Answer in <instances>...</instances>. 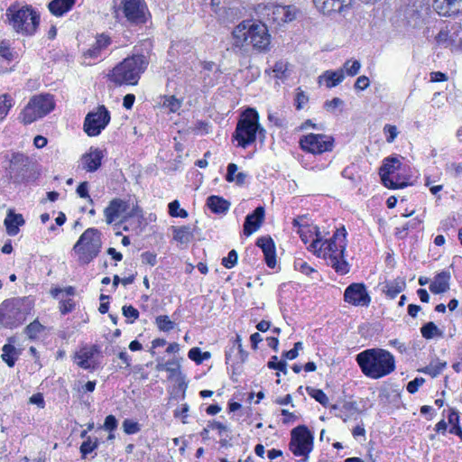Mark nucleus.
Segmentation results:
<instances>
[{
  "label": "nucleus",
  "instance_id": "1",
  "mask_svg": "<svg viewBox=\"0 0 462 462\" xmlns=\"http://www.w3.org/2000/svg\"><path fill=\"white\" fill-rule=\"evenodd\" d=\"M105 221L107 225L122 226L125 232H138L145 224L143 208L135 203L131 206L128 200L121 198L112 199L104 208Z\"/></svg>",
  "mask_w": 462,
  "mask_h": 462
},
{
  "label": "nucleus",
  "instance_id": "2",
  "mask_svg": "<svg viewBox=\"0 0 462 462\" xmlns=\"http://www.w3.org/2000/svg\"><path fill=\"white\" fill-rule=\"evenodd\" d=\"M149 63V57L143 53L129 55L108 71L106 79L116 88L137 86Z\"/></svg>",
  "mask_w": 462,
  "mask_h": 462
},
{
  "label": "nucleus",
  "instance_id": "3",
  "mask_svg": "<svg viewBox=\"0 0 462 462\" xmlns=\"http://www.w3.org/2000/svg\"><path fill=\"white\" fill-rule=\"evenodd\" d=\"M361 372L368 378L381 379L392 374L395 368L393 355L383 348H367L356 356Z\"/></svg>",
  "mask_w": 462,
  "mask_h": 462
},
{
  "label": "nucleus",
  "instance_id": "4",
  "mask_svg": "<svg viewBox=\"0 0 462 462\" xmlns=\"http://www.w3.org/2000/svg\"><path fill=\"white\" fill-rule=\"evenodd\" d=\"M236 48L246 49L252 46L258 51H266L271 43L267 26L260 21L245 20L235 27L232 32Z\"/></svg>",
  "mask_w": 462,
  "mask_h": 462
},
{
  "label": "nucleus",
  "instance_id": "5",
  "mask_svg": "<svg viewBox=\"0 0 462 462\" xmlns=\"http://www.w3.org/2000/svg\"><path fill=\"white\" fill-rule=\"evenodd\" d=\"M5 15L9 25L19 35L32 37L39 31L41 14L31 5L14 1L6 9Z\"/></svg>",
  "mask_w": 462,
  "mask_h": 462
},
{
  "label": "nucleus",
  "instance_id": "6",
  "mask_svg": "<svg viewBox=\"0 0 462 462\" xmlns=\"http://www.w3.org/2000/svg\"><path fill=\"white\" fill-rule=\"evenodd\" d=\"M8 162L5 172L8 180L17 185L35 182L41 176L36 161L22 152H12L5 156Z\"/></svg>",
  "mask_w": 462,
  "mask_h": 462
},
{
  "label": "nucleus",
  "instance_id": "7",
  "mask_svg": "<svg viewBox=\"0 0 462 462\" xmlns=\"http://www.w3.org/2000/svg\"><path fill=\"white\" fill-rule=\"evenodd\" d=\"M34 302L28 297H13L0 303V326L14 329L22 326L31 315Z\"/></svg>",
  "mask_w": 462,
  "mask_h": 462
},
{
  "label": "nucleus",
  "instance_id": "8",
  "mask_svg": "<svg viewBox=\"0 0 462 462\" xmlns=\"http://www.w3.org/2000/svg\"><path fill=\"white\" fill-rule=\"evenodd\" d=\"M257 134L260 141L263 142L265 130L260 125L259 114L254 108L248 107L240 116L232 134V141H236L238 147L245 149L256 141Z\"/></svg>",
  "mask_w": 462,
  "mask_h": 462
},
{
  "label": "nucleus",
  "instance_id": "9",
  "mask_svg": "<svg viewBox=\"0 0 462 462\" xmlns=\"http://www.w3.org/2000/svg\"><path fill=\"white\" fill-rule=\"evenodd\" d=\"M55 106L53 95L49 93L33 95L21 110L18 119L23 125H31L48 116Z\"/></svg>",
  "mask_w": 462,
  "mask_h": 462
},
{
  "label": "nucleus",
  "instance_id": "10",
  "mask_svg": "<svg viewBox=\"0 0 462 462\" xmlns=\"http://www.w3.org/2000/svg\"><path fill=\"white\" fill-rule=\"evenodd\" d=\"M101 239L97 228H87L73 246L75 254L80 263L88 264L99 254Z\"/></svg>",
  "mask_w": 462,
  "mask_h": 462
},
{
  "label": "nucleus",
  "instance_id": "11",
  "mask_svg": "<svg viewBox=\"0 0 462 462\" xmlns=\"http://www.w3.org/2000/svg\"><path fill=\"white\" fill-rule=\"evenodd\" d=\"M323 257L327 261L328 265L335 270L339 275H345L349 273L350 265L345 259V252L346 242L338 241L329 238L322 243Z\"/></svg>",
  "mask_w": 462,
  "mask_h": 462
},
{
  "label": "nucleus",
  "instance_id": "12",
  "mask_svg": "<svg viewBox=\"0 0 462 462\" xmlns=\"http://www.w3.org/2000/svg\"><path fill=\"white\" fill-rule=\"evenodd\" d=\"M314 446V435L306 425H299L291 431L289 449L296 457H301L300 462H307Z\"/></svg>",
  "mask_w": 462,
  "mask_h": 462
},
{
  "label": "nucleus",
  "instance_id": "13",
  "mask_svg": "<svg viewBox=\"0 0 462 462\" xmlns=\"http://www.w3.org/2000/svg\"><path fill=\"white\" fill-rule=\"evenodd\" d=\"M157 371L168 373L167 379L171 383L170 391L172 399H183L188 387L185 376L180 370V364L177 359H171L165 363H158L155 366Z\"/></svg>",
  "mask_w": 462,
  "mask_h": 462
},
{
  "label": "nucleus",
  "instance_id": "14",
  "mask_svg": "<svg viewBox=\"0 0 462 462\" xmlns=\"http://www.w3.org/2000/svg\"><path fill=\"white\" fill-rule=\"evenodd\" d=\"M118 11L126 22L134 26L144 25L152 19L145 0H120Z\"/></svg>",
  "mask_w": 462,
  "mask_h": 462
},
{
  "label": "nucleus",
  "instance_id": "15",
  "mask_svg": "<svg viewBox=\"0 0 462 462\" xmlns=\"http://www.w3.org/2000/svg\"><path fill=\"white\" fill-rule=\"evenodd\" d=\"M111 122V112L105 105H98L89 111L83 122V131L88 137H97Z\"/></svg>",
  "mask_w": 462,
  "mask_h": 462
},
{
  "label": "nucleus",
  "instance_id": "16",
  "mask_svg": "<svg viewBox=\"0 0 462 462\" xmlns=\"http://www.w3.org/2000/svg\"><path fill=\"white\" fill-rule=\"evenodd\" d=\"M101 347L97 344H84L73 355L74 363L84 370L94 372L100 366Z\"/></svg>",
  "mask_w": 462,
  "mask_h": 462
},
{
  "label": "nucleus",
  "instance_id": "17",
  "mask_svg": "<svg viewBox=\"0 0 462 462\" xmlns=\"http://www.w3.org/2000/svg\"><path fill=\"white\" fill-rule=\"evenodd\" d=\"M299 143L300 147L307 152L321 154L332 151L334 138L321 134H309L301 136Z\"/></svg>",
  "mask_w": 462,
  "mask_h": 462
},
{
  "label": "nucleus",
  "instance_id": "18",
  "mask_svg": "<svg viewBox=\"0 0 462 462\" xmlns=\"http://www.w3.org/2000/svg\"><path fill=\"white\" fill-rule=\"evenodd\" d=\"M402 162L396 157H387L383 160V165L380 167L379 175L382 183L388 189H397L408 186L406 181L401 180L398 176L396 179L392 175L401 169Z\"/></svg>",
  "mask_w": 462,
  "mask_h": 462
},
{
  "label": "nucleus",
  "instance_id": "19",
  "mask_svg": "<svg viewBox=\"0 0 462 462\" xmlns=\"http://www.w3.org/2000/svg\"><path fill=\"white\" fill-rule=\"evenodd\" d=\"M76 293V288L71 285L66 286L64 288L56 286L50 290V294L54 299H59L60 294H64L67 296L66 299L61 298L59 300V311L63 316L71 313L76 310L77 302L73 299Z\"/></svg>",
  "mask_w": 462,
  "mask_h": 462
},
{
  "label": "nucleus",
  "instance_id": "20",
  "mask_svg": "<svg viewBox=\"0 0 462 462\" xmlns=\"http://www.w3.org/2000/svg\"><path fill=\"white\" fill-rule=\"evenodd\" d=\"M315 7L324 15L344 14L352 9L354 0H312Z\"/></svg>",
  "mask_w": 462,
  "mask_h": 462
},
{
  "label": "nucleus",
  "instance_id": "21",
  "mask_svg": "<svg viewBox=\"0 0 462 462\" xmlns=\"http://www.w3.org/2000/svg\"><path fill=\"white\" fill-rule=\"evenodd\" d=\"M344 300L354 306L367 307L371 297L364 283H351L344 291Z\"/></svg>",
  "mask_w": 462,
  "mask_h": 462
},
{
  "label": "nucleus",
  "instance_id": "22",
  "mask_svg": "<svg viewBox=\"0 0 462 462\" xmlns=\"http://www.w3.org/2000/svg\"><path fill=\"white\" fill-rule=\"evenodd\" d=\"M112 44V38L108 33H97L95 37L94 43L85 51L83 57L85 59L96 60L101 56L103 51Z\"/></svg>",
  "mask_w": 462,
  "mask_h": 462
},
{
  "label": "nucleus",
  "instance_id": "23",
  "mask_svg": "<svg viewBox=\"0 0 462 462\" xmlns=\"http://www.w3.org/2000/svg\"><path fill=\"white\" fill-rule=\"evenodd\" d=\"M265 216V210L263 206L255 208L253 212L248 214L244 222L243 233L245 236H250L257 231L262 226Z\"/></svg>",
  "mask_w": 462,
  "mask_h": 462
},
{
  "label": "nucleus",
  "instance_id": "24",
  "mask_svg": "<svg viewBox=\"0 0 462 462\" xmlns=\"http://www.w3.org/2000/svg\"><path fill=\"white\" fill-rule=\"evenodd\" d=\"M104 158L103 151L99 148L91 147L89 151L81 156L82 169L88 172H94L97 171Z\"/></svg>",
  "mask_w": 462,
  "mask_h": 462
},
{
  "label": "nucleus",
  "instance_id": "25",
  "mask_svg": "<svg viewBox=\"0 0 462 462\" xmlns=\"http://www.w3.org/2000/svg\"><path fill=\"white\" fill-rule=\"evenodd\" d=\"M255 245L262 249L266 265L269 268H274L276 265V250L273 238L269 236L258 237Z\"/></svg>",
  "mask_w": 462,
  "mask_h": 462
},
{
  "label": "nucleus",
  "instance_id": "26",
  "mask_svg": "<svg viewBox=\"0 0 462 462\" xmlns=\"http://www.w3.org/2000/svg\"><path fill=\"white\" fill-rule=\"evenodd\" d=\"M433 8L440 16H454L462 13V0H434Z\"/></svg>",
  "mask_w": 462,
  "mask_h": 462
},
{
  "label": "nucleus",
  "instance_id": "27",
  "mask_svg": "<svg viewBox=\"0 0 462 462\" xmlns=\"http://www.w3.org/2000/svg\"><path fill=\"white\" fill-rule=\"evenodd\" d=\"M278 25L293 21L296 18V7L292 5H274L268 14Z\"/></svg>",
  "mask_w": 462,
  "mask_h": 462
},
{
  "label": "nucleus",
  "instance_id": "28",
  "mask_svg": "<svg viewBox=\"0 0 462 462\" xmlns=\"http://www.w3.org/2000/svg\"><path fill=\"white\" fill-rule=\"evenodd\" d=\"M451 274L449 271H442L435 275L430 284V291L434 294L444 293L449 290Z\"/></svg>",
  "mask_w": 462,
  "mask_h": 462
},
{
  "label": "nucleus",
  "instance_id": "29",
  "mask_svg": "<svg viewBox=\"0 0 462 462\" xmlns=\"http://www.w3.org/2000/svg\"><path fill=\"white\" fill-rule=\"evenodd\" d=\"M24 223L23 215L16 214L13 210L8 211L4 221L6 233L11 236H16L20 231V226H23Z\"/></svg>",
  "mask_w": 462,
  "mask_h": 462
},
{
  "label": "nucleus",
  "instance_id": "30",
  "mask_svg": "<svg viewBox=\"0 0 462 462\" xmlns=\"http://www.w3.org/2000/svg\"><path fill=\"white\" fill-rule=\"evenodd\" d=\"M206 205L212 213L226 215L230 208L231 203L223 197L211 195L208 197Z\"/></svg>",
  "mask_w": 462,
  "mask_h": 462
},
{
  "label": "nucleus",
  "instance_id": "31",
  "mask_svg": "<svg viewBox=\"0 0 462 462\" xmlns=\"http://www.w3.org/2000/svg\"><path fill=\"white\" fill-rule=\"evenodd\" d=\"M76 0H51L48 4L49 12L55 17H61L74 7Z\"/></svg>",
  "mask_w": 462,
  "mask_h": 462
},
{
  "label": "nucleus",
  "instance_id": "32",
  "mask_svg": "<svg viewBox=\"0 0 462 462\" xmlns=\"http://www.w3.org/2000/svg\"><path fill=\"white\" fill-rule=\"evenodd\" d=\"M406 288V282L404 278L398 277L393 281L387 282L383 287V291L390 299H394L400 292Z\"/></svg>",
  "mask_w": 462,
  "mask_h": 462
},
{
  "label": "nucleus",
  "instance_id": "33",
  "mask_svg": "<svg viewBox=\"0 0 462 462\" xmlns=\"http://www.w3.org/2000/svg\"><path fill=\"white\" fill-rule=\"evenodd\" d=\"M18 356L19 353L14 345L5 344L3 346L1 358L9 367L14 366Z\"/></svg>",
  "mask_w": 462,
  "mask_h": 462
},
{
  "label": "nucleus",
  "instance_id": "34",
  "mask_svg": "<svg viewBox=\"0 0 462 462\" xmlns=\"http://www.w3.org/2000/svg\"><path fill=\"white\" fill-rule=\"evenodd\" d=\"M322 78L326 81L327 88H331L337 86L344 80L345 74L343 69L327 70L323 74Z\"/></svg>",
  "mask_w": 462,
  "mask_h": 462
},
{
  "label": "nucleus",
  "instance_id": "35",
  "mask_svg": "<svg viewBox=\"0 0 462 462\" xmlns=\"http://www.w3.org/2000/svg\"><path fill=\"white\" fill-rule=\"evenodd\" d=\"M182 106V99L177 98L175 96L165 95L162 97V106L169 111V113H177Z\"/></svg>",
  "mask_w": 462,
  "mask_h": 462
},
{
  "label": "nucleus",
  "instance_id": "36",
  "mask_svg": "<svg viewBox=\"0 0 462 462\" xmlns=\"http://www.w3.org/2000/svg\"><path fill=\"white\" fill-rule=\"evenodd\" d=\"M98 445L99 441L97 438L92 439L91 437H87V439H85L79 447L81 458H87L88 455L98 448Z\"/></svg>",
  "mask_w": 462,
  "mask_h": 462
},
{
  "label": "nucleus",
  "instance_id": "37",
  "mask_svg": "<svg viewBox=\"0 0 462 462\" xmlns=\"http://www.w3.org/2000/svg\"><path fill=\"white\" fill-rule=\"evenodd\" d=\"M44 330L45 327L36 319L25 327L24 333L29 339L35 340Z\"/></svg>",
  "mask_w": 462,
  "mask_h": 462
},
{
  "label": "nucleus",
  "instance_id": "38",
  "mask_svg": "<svg viewBox=\"0 0 462 462\" xmlns=\"http://www.w3.org/2000/svg\"><path fill=\"white\" fill-rule=\"evenodd\" d=\"M420 333L426 339H432L435 337H443V332L432 321H429L422 325Z\"/></svg>",
  "mask_w": 462,
  "mask_h": 462
},
{
  "label": "nucleus",
  "instance_id": "39",
  "mask_svg": "<svg viewBox=\"0 0 462 462\" xmlns=\"http://www.w3.org/2000/svg\"><path fill=\"white\" fill-rule=\"evenodd\" d=\"M359 411L358 404L356 402H345L341 406L339 412L336 416L342 419L344 422L347 421L349 415Z\"/></svg>",
  "mask_w": 462,
  "mask_h": 462
},
{
  "label": "nucleus",
  "instance_id": "40",
  "mask_svg": "<svg viewBox=\"0 0 462 462\" xmlns=\"http://www.w3.org/2000/svg\"><path fill=\"white\" fill-rule=\"evenodd\" d=\"M192 232L189 226H182L173 227V238L180 243H187L192 239Z\"/></svg>",
  "mask_w": 462,
  "mask_h": 462
},
{
  "label": "nucleus",
  "instance_id": "41",
  "mask_svg": "<svg viewBox=\"0 0 462 462\" xmlns=\"http://www.w3.org/2000/svg\"><path fill=\"white\" fill-rule=\"evenodd\" d=\"M168 214L171 217L180 218H186L189 216L188 211L180 208V203L178 199H174L168 204Z\"/></svg>",
  "mask_w": 462,
  "mask_h": 462
},
{
  "label": "nucleus",
  "instance_id": "42",
  "mask_svg": "<svg viewBox=\"0 0 462 462\" xmlns=\"http://www.w3.org/2000/svg\"><path fill=\"white\" fill-rule=\"evenodd\" d=\"M306 391L311 398H313L316 402L320 403L323 407L328 406V398L321 389H315L313 387L307 386Z\"/></svg>",
  "mask_w": 462,
  "mask_h": 462
},
{
  "label": "nucleus",
  "instance_id": "43",
  "mask_svg": "<svg viewBox=\"0 0 462 462\" xmlns=\"http://www.w3.org/2000/svg\"><path fill=\"white\" fill-rule=\"evenodd\" d=\"M447 366V362H440L438 361L435 364L430 363L429 365L419 369V372L427 374L430 375L431 377H437L442 370Z\"/></svg>",
  "mask_w": 462,
  "mask_h": 462
},
{
  "label": "nucleus",
  "instance_id": "44",
  "mask_svg": "<svg viewBox=\"0 0 462 462\" xmlns=\"http://www.w3.org/2000/svg\"><path fill=\"white\" fill-rule=\"evenodd\" d=\"M155 325L160 331L170 332L175 328V322L167 315H159L155 318Z\"/></svg>",
  "mask_w": 462,
  "mask_h": 462
},
{
  "label": "nucleus",
  "instance_id": "45",
  "mask_svg": "<svg viewBox=\"0 0 462 462\" xmlns=\"http://www.w3.org/2000/svg\"><path fill=\"white\" fill-rule=\"evenodd\" d=\"M14 103L13 98L9 94H2L0 95V120H4L10 109L12 108Z\"/></svg>",
  "mask_w": 462,
  "mask_h": 462
},
{
  "label": "nucleus",
  "instance_id": "46",
  "mask_svg": "<svg viewBox=\"0 0 462 462\" xmlns=\"http://www.w3.org/2000/svg\"><path fill=\"white\" fill-rule=\"evenodd\" d=\"M0 57L7 61L14 60V51L11 48V44L7 40H2L0 42Z\"/></svg>",
  "mask_w": 462,
  "mask_h": 462
},
{
  "label": "nucleus",
  "instance_id": "47",
  "mask_svg": "<svg viewBox=\"0 0 462 462\" xmlns=\"http://www.w3.org/2000/svg\"><path fill=\"white\" fill-rule=\"evenodd\" d=\"M122 313L124 317L126 318V322L129 324H133L135 320L139 319L140 316L139 310L133 305L123 306Z\"/></svg>",
  "mask_w": 462,
  "mask_h": 462
},
{
  "label": "nucleus",
  "instance_id": "48",
  "mask_svg": "<svg viewBox=\"0 0 462 462\" xmlns=\"http://www.w3.org/2000/svg\"><path fill=\"white\" fill-rule=\"evenodd\" d=\"M123 430L127 435L136 434L141 430V425L131 419H125L122 424Z\"/></svg>",
  "mask_w": 462,
  "mask_h": 462
},
{
  "label": "nucleus",
  "instance_id": "49",
  "mask_svg": "<svg viewBox=\"0 0 462 462\" xmlns=\"http://www.w3.org/2000/svg\"><path fill=\"white\" fill-rule=\"evenodd\" d=\"M360 68H361V63L359 60H347L344 65H343V70L345 69L346 71V74L348 76H356L359 70H360Z\"/></svg>",
  "mask_w": 462,
  "mask_h": 462
},
{
  "label": "nucleus",
  "instance_id": "50",
  "mask_svg": "<svg viewBox=\"0 0 462 462\" xmlns=\"http://www.w3.org/2000/svg\"><path fill=\"white\" fill-rule=\"evenodd\" d=\"M435 40L439 45L446 48L451 46L450 41H455L454 39H450L448 30H440Z\"/></svg>",
  "mask_w": 462,
  "mask_h": 462
},
{
  "label": "nucleus",
  "instance_id": "51",
  "mask_svg": "<svg viewBox=\"0 0 462 462\" xmlns=\"http://www.w3.org/2000/svg\"><path fill=\"white\" fill-rule=\"evenodd\" d=\"M294 268L300 273L310 276L311 273H317V271L310 266L306 262L301 259H296L294 261Z\"/></svg>",
  "mask_w": 462,
  "mask_h": 462
},
{
  "label": "nucleus",
  "instance_id": "52",
  "mask_svg": "<svg viewBox=\"0 0 462 462\" xmlns=\"http://www.w3.org/2000/svg\"><path fill=\"white\" fill-rule=\"evenodd\" d=\"M238 254L235 249L229 251L227 256L222 259V264L227 268L231 269L237 263Z\"/></svg>",
  "mask_w": 462,
  "mask_h": 462
},
{
  "label": "nucleus",
  "instance_id": "53",
  "mask_svg": "<svg viewBox=\"0 0 462 462\" xmlns=\"http://www.w3.org/2000/svg\"><path fill=\"white\" fill-rule=\"evenodd\" d=\"M449 32L450 39H454L455 41H450L451 46L457 47V42L459 38L462 36V28L458 24H453Z\"/></svg>",
  "mask_w": 462,
  "mask_h": 462
},
{
  "label": "nucleus",
  "instance_id": "54",
  "mask_svg": "<svg viewBox=\"0 0 462 462\" xmlns=\"http://www.w3.org/2000/svg\"><path fill=\"white\" fill-rule=\"evenodd\" d=\"M324 245L321 243V237L319 236V233L316 231V238L312 240L310 245V251H313L318 256L320 255V253L323 252Z\"/></svg>",
  "mask_w": 462,
  "mask_h": 462
},
{
  "label": "nucleus",
  "instance_id": "55",
  "mask_svg": "<svg viewBox=\"0 0 462 462\" xmlns=\"http://www.w3.org/2000/svg\"><path fill=\"white\" fill-rule=\"evenodd\" d=\"M383 133L385 134L387 143H393L398 135L397 127L392 125H385Z\"/></svg>",
  "mask_w": 462,
  "mask_h": 462
},
{
  "label": "nucleus",
  "instance_id": "56",
  "mask_svg": "<svg viewBox=\"0 0 462 462\" xmlns=\"http://www.w3.org/2000/svg\"><path fill=\"white\" fill-rule=\"evenodd\" d=\"M77 194L82 198L87 199L89 202H93V199H91L89 193H88V181H83L79 184L77 187Z\"/></svg>",
  "mask_w": 462,
  "mask_h": 462
},
{
  "label": "nucleus",
  "instance_id": "57",
  "mask_svg": "<svg viewBox=\"0 0 462 462\" xmlns=\"http://www.w3.org/2000/svg\"><path fill=\"white\" fill-rule=\"evenodd\" d=\"M104 429L109 432L115 431L118 427V421L116 416L110 414L107 415L105 419Z\"/></svg>",
  "mask_w": 462,
  "mask_h": 462
},
{
  "label": "nucleus",
  "instance_id": "58",
  "mask_svg": "<svg viewBox=\"0 0 462 462\" xmlns=\"http://www.w3.org/2000/svg\"><path fill=\"white\" fill-rule=\"evenodd\" d=\"M425 380L422 377H416L407 383L406 389L408 393L413 394L418 392L420 386L424 383Z\"/></svg>",
  "mask_w": 462,
  "mask_h": 462
},
{
  "label": "nucleus",
  "instance_id": "59",
  "mask_svg": "<svg viewBox=\"0 0 462 462\" xmlns=\"http://www.w3.org/2000/svg\"><path fill=\"white\" fill-rule=\"evenodd\" d=\"M446 171L452 177L457 178L462 174V164L451 162L446 165Z\"/></svg>",
  "mask_w": 462,
  "mask_h": 462
},
{
  "label": "nucleus",
  "instance_id": "60",
  "mask_svg": "<svg viewBox=\"0 0 462 462\" xmlns=\"http://www.w3.org/2000/svg\"><path fill=\"white\" fill-rule=\"evenodd\" d=\"M188 356L189 359L195 361L196 364H202V350L199 347L191 348L188 353Z\"/></svg>",
  "mask_w": 462,
  "mask_h": 462
},
{
  "label": "nucleus",
  "instance_id": "61",
  "mask_svg": "<svg viewBox=\"0 0 462 462\" xmlns=\"http://www.w3.org/2000/svg\"><path fill=\"white\" fill-rule=\"evenodd\" d=\"M420 224V221L418 219H412L411 221L404 224L402 228H396V235L400 236V237H402L401 236L402 233L408 231L410 228L414 229Z\"/></svg>",
  "mask_w": 462,
  "mask_h": 462
},
{
  "label": "nucleus",
  "instance_id": "62",
  "mask_svg": "<svg viewBox=\"0 0 462 462\" xmlns=\"http://www.w3.org/2000/svg\"><path fill=\"white\" fill-rule=\"evenodd\" d=\"M268 119L278 127H285L286 122L284 117L280 116L277 113H269Z\"/></svg>",
  "mask_w": 462,
  "mask_h": 462
},
{
  "label": "nucleus",
  "instance_id": "63",
  "mask_svg": "<svg viewBox=\"0 0 462 462\" xmlns=\"http://www.w3.org/2000/svg\"><path fill=\"white\" fill-rule=\"evenodd\" d=\"M343 103H344L343 100L340 99L339 97H334L331 100L325 101L323 107L326 110L330 111V110L336 109L337 106H339Z\"/></svg>",
  "mask_w": 462,
  "mask_h": 462
},
{
  "label": "nucleus",
  "instance_id": "64",
  "mask_svg": "<svg viewBox=\"0 0 462 462\" xmlns=\"http://www.w3.org/2000/svg\"><path fill=\"white\" fill-rule=\"evenodd\" d=\"M286 69L287 64L283 61H278L274 64L273 70L275 74V77L281 79L284 75Z\"/></svg>",
  "mask_w": 462,
  "mask_h": 462
}]
</instances>
